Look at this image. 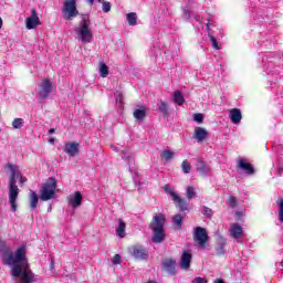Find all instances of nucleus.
<instances>
[{
	"instance_id": "nucleus-1",
	"label": "nucleus",
	"mask_w": 283,
	"mask_h": 283,
	"mask_svg": "<svg viewBox=\"0 0 283 283\" xmlns=\"http://www.w3.org/2000/svg\"><path fill=\"white\" fill-rule=\"evenodd\" d=\"M2 263L6 266H11V275L20 277L19 283H35V275L30 270L28 256L25 255V245L20 247L15 252L10 251V248L2 247L0 249Z\"/></svg>"
},
{
	"instance_id": "nucleus-2",
	"label": "nucleus",
	"mask_w": 283,
	"mask_h": 283,
	"mask_svg": "<svg viewBox=\"0 0 283 283\" xmlns=\"http://www.w3.org/2000/svg\"><path fill=\"white\" fill-rule=\"evenodd\" d=\"M4 169L9 171V205L11 207V211L17 212L18 205L17 200H19V193L20 189L19 186H17V180H19L20 185H25L28 182V178L21 174V168L18 165L14 164H7L4 166Z\"/></svg>"
},
{
	"instance_id": "nucleus-3",
	"label": "nucleus",
	"mask_w": 283,
	"mask_h": 283,
	"mask_svg": "<svg viewBox=\"0 0 283 283\" xmlns=\"http://www.w3.org/2000/svg\"><path fill=\"white\" fill-rule=\"evenodd\" d=\"M74 32L77 41H81V43L87 44L94 41L92 20H90V15L82 14L81 21L78 22L77 27L74 28Z\"/></svg>"
},
{
	"instance_id": "nucleus-4",
	"label": "nucleus",
	"mask_w": 283,
	"mask_h": 283,
	"mask_svg": "<svg viewBox=\"0 0 283 283\" xmlns=\"http://www.w3.org/2000/svg\"><path fill=\"white\" fill-rule=\"evenodd\" d=\"M167 219L163 213L155 214L153 218V222L150 223V229L153 231L151 241L154 244H160L165 242L166 233H165V223Z\"/></svg>"
},
{
	"instance_id": "nucleus-5",
	"label": "nucleus",
	"mask_w": 283,
	"mask_h": 283,
	"mask_svg": "<svg viewBox=\"0 0 283 283\" xmlns=\"http://www.w3.org/2000/svg\"><path fill=\"white\" fill-rule=\"evenodd\" d=\"M206 31L208 32V36L211 41L213 50H220V45H218V41L224 38V30L220 28L216 21L213 20V15H209L206 23Z\"/></svg>"
},
{
	"instance_id": "nucleus-6",
	"label": "nucleus",
	"mask_w": 283,
	"mask_h": 283,
	"mask_svg": "<svg viewBox=\"0 0 283 283\" xmlns=\"http://www.w3.org/2000/svg\"><path fill=\"white\" fill-rule=\"evenodd\" d=\"M54 193H56V180L54 178H50L40 191V199L48 202V200H52V198H54Z\"/></svg>"
},
{
	"instance_id": "nucleus-7",
	"label": "nucleus",
	"mask_w": 283,
	"mask_h": 283,
	"mask_svg": "<svg viewBox=\"0 0 283 283\" xmlns=\"http://www.w3.org/2000/svg\"><path fill=\"white\" fill-rule=\"evenodd\" d=\"M62 14L65 21H73L74 19H76V17H78L76 0H65L62 8Z\"/></svg>"
},
{
	"instance_id": "nucleus-8",
	"label": "nucleus",
	"mask_w": 283,
	"mask_h": 283,
	"mask_svg": "<svg viewBox=\"0 0 283 283\" xmlns=\"http://www.w3.org/2000/svg\"><path fill=\"white\" fill-rule=\"evenodd\" d=\"M193 240L195 242H197L200 249H205L209 240V234H207V229L202 227H197L193 232Z\"/></svg>"
},
{
	"instance_id": "nucleus-9",
	"label": "nucleus",
	"mask_w": 283,
	"mask_h": 283,
	"mask_svg": "<svg viewBox=\"0 0 283 283\" xmlns=\"http://www.w3.org/2000/svg\"><path fill=\"white\" fill-rule=\"evenodd\" d=\"M51 92L52 82H50V80H44L39 86L38 96L43 101L50 96Z\"/></svg>"
},
{
	"instance_id": "nucleus-10",
	"label": "nucleus",
	"mask_w": 283,
	"mask_h": 283,
	"mask_svg": "<svg viewBox=\"0 0 283 283\" xmlns=\"http://www.w3.org/2000/svg\"><path fill=\"white\" fill-rule=\"evenodd\" d=\"M27 30H34L38 25H41V19L36 13V9L31 10V15L25 20Z\"/></svg>"
},
{
	"instance_id": "nucleus-11",
	"label": "nucleus",
	"mask_w": 283,
	"mask_h": 283,
	"mask_svg": "<svg viewBox=\"0 0 283 283\" xmlns=\"http://www.w3.org/2000/svg\"><path fill=\"white\" fill-rule=\"evenodd\" d=\"M129 251L136 260H147V258H149V251H147L143 245H135L130 248Z\"/></svg>"
},
{
	"instance_id": "nucleus-12",
	"label": "nucleus",
	"mask_w": 283,
	"mask_h": 283,
	"mask_svg": "<svg viewBox=\"0 0 283 283\" xmlns=\"http://www.w3.org/2000/svg\"><path fill=\"white\" fill-rule=\"evenodd\" d=\"M191 252L184 251L179 261V266L182 271H189L191 269V260H192Z\"/></svg>"
},
{
	"instance_id": "nucleus-13",
	"label": "nucleus",
	"mask_w": 283,
	"mask_h": 283,
	"mask_svg": "<svg viewBox=\"0 0 283 283\" xmlns=\"http://www.w3.org/2000/svg\"><path fill=\"white\" fill-rule=\"evenodd\" d=\"M196 170L200 174V176H203V178H207L209 174H211V168L209 165H207V161L202 159H198L195 164Z\"/></svg>"
},
{
	"instance_id": "nucleus-14",
	"label": "nucleus",
	"mask_w": 283,
	"mask_h": 283,
	"mask_svg": "<svg viewBox=\"0 0 283 283\" xmlns=\"http://www.w3.org/2000/svg\"><path fill=\"white\" fill-rule=\"evenodd\" d=\"M78 143L69 142L64 145V153L71 158H74V156H78Z\"/></svg>"
},
{
	"instance_id": "nucleus-15",
	"label": "nucleus",
	"mask_w": 283,
	"mask_h": 283,
	"mask_svg": "<svg viewBox=\"0 0 283 283\" xmlns=\"http://www.w3.org/2000/svg\"><path fill=\"white\" fill-rule=\"evenodd\" d=\"M82 202H83V195L81 193V191H76L69 197V205L73 209L81 207Z\"/></svg>"
},
{
	"instance_id": "nucleus-16",
	"label": "nucleus",
	"mask_w": 283,
	"mask_h": 283,
	"mask_svg": "<svg viewBox=\"0 0 283 283\" xmlns=\"http://www.w3.org/2000/svg\"><path fill=\"white\" fill-rule=\"evenodd\" d=\"M161 266L168 275H176V260L166 259L163 261Z\"/></svg>"
},
{
	"instance_id": "nucleus-17",
	"label": "nucleus",
	"mask_w": 283,
	"mask_h": 283,
	"mask_svg": "<svg viewBox=\"0 0 283 283\" xmlns=\"http://www.w3.org/2000/svg\"><path fill=\"white\" fill-rule=\"evenodd\" d=\"M207 136H209V133L205 128L200 126L195 127L192 138L198 143H205V140H207Z\"/></svg>"
},
{
	"instance_id": "nucleus-18",
	"label": "nucleus",
	"mask_w": 283,
	"mask_h": 283,
	"mask_svg": "<svg viewBox=\"0 0 283 283\" xmlns=\"http://www.w3.org/2000/svg\"><path fill=\"white\" fill-rule=\"evenodd\" d=\"M229 118L233 125H240V122L242 120V112L240 108H231L229 111Z\"/></svg>"
},
{
	"instance_id": "nucleus-19",
	"label": "nucleus",
	"mask_w": 283,
	"mask_h": 283,
	"mask_svg": "<svg viewBox=\"0 0 283 283\" xmlns=\"http://www.w3.org/2000/svg\"><path fill=\"white\" fill-rule=\"evenodd\" d=\"M242 233L244 231L242 230V227L238 223H232L230 227V235L231 238H234V240H240L242 238Z\"/></svg>"
},
{
	"instance_id": "nucleus-20",
	"label": "nucleus",
	"mask_w": 283,
	"mask_h": 283,
	"mask_svg": "<svg viewBox=\"0 0 283 283\" xmlns=\"http://www.w3.org/2000/svg\"><path fill=\"white\" fill-rule=\"evenodd\" d=\"M172 202H175L176 207L179 208V211H187V209H189V202L180 198L178 195L176 199H172Z\"/></svg>"
},
{
	"instance_id": "nucleus-21",
	"label": "nucleus",
	"mask_w": 283,
	"mask_h": 283,
	"mask_svg": "<svg viewBox=\"0 0 283 283\" xmlns=\"http://www.w3.org/2000/svg\"><path fill=\"white\" fill-rule=\"evenodd\" d=\"M125 229H127V224L125 221H123V219H118V226L115 230L117 238H125Z\"/></svg>"
},
{
	"instance_id": "nucleus-22",
	"label": "nucleus",
	"mask_w": 283,
	"mask_h": 283,
	"mask_svg": "<svg viewBox=\"0 0 283 283\" xmlns=\"http://www.w3.org/2000/svg\"><path fill=\"white\" fill-rule=\"evenodd\" d=\"M123 160H128L129 169H132V165L134 164V153L129 151L128 148L122 150Z\"/></svg>"
},
{
	"instance_id": "nucleus-23",
	"label": "nucleus",
	"mask_w": 283,
	"mask_h": 283,
	"mask_svg": "<svg viewBox=\"0 0 283 283\" xmlns=\"http://www.w3.org/2000/svg\"><path fill=\"white\" fill-rule=\"evenodd\" d=\"M238 174H240V176H242V172L244 171V174H249V163L244 161V159L240 158L238 159Z\"/></svg>"
},
{
	"instance_id": "nucleus-24",
	"label": "nucleus",
	"mask_w": 283,
	"mask_h": 283,
	"mask_svg": "<svg viewBox=\"0 0 283 283\" xmlns=\"http://www.w3.org/2000/svg\"><path fill=\"white\" fill-rule=\"evenodd\" d=\"M133 115H134V118H136V120L143 122L147 116V111L145 109V107L137 108L134 111Z\"/></svg>"
},
{
	"instance_id": "nucleus-25",
	"label": "nucleus",
	"mask_w": 283,
	"mask_h": 283,
	"mask_svg": "<svg viewBox=\"0 0 283 283\" xmlns=\"http://www.w3.org/2000/svg\"><path fill=\"white\" fill-rule=\"evenodd\" d=\"M30 209H36V206L39 205V195L34 190H30Z\"/></svg>"
},
{
	"instance_id": "nucleus-26",
	"label": "nucleus",
	"mask_w": 283,
	"mask_h": 283,
	"mask_svg": "<svg viewBox=\"0 0 283 283\" xmlns=\"http://www.w3.org/2000/svg\"><path fill=\"white\" fill-rule=\"evenodd\" d=\"M172 101L174 103H176L177 105H185V96L182 95V93L180 91H176L172 94Z\"/></svg>"
},
{
	"instance_id": "nucleus-27",
	"label": "nucleus",
	"mask_w": 283,
	"mask_h": 283,
	"mask_svg": "<svg viewBox=\"0 0 283 283\" xmlns=\"http://www.w3.org/2000/svg\"><path fill=\"white\" fill-rule=\"evenodd\" d=\"M158 112L161 113V116L167 117L169 116V105L167 102H160L158 105Z\"/></svg>"
},
{
	"instance_id": "nucleus-28",
	"label": "nucleus",
	"mask_w": 283,
	"mask_h": 283,
	"mask_svg": "<svg viewBox=\"0 0 283 283\" xmlns=\"http://www.w3.org/2000/svg\"><path fill=\"white\" fill-rule=\"evenodd\" d=\"M13 129H23V126L25 125V120L21 117H17L12 122Z\"/></svg>"
},
{
	"instance_id": "nucleus-29",
	"label": "nucleus",
	"mask_w": 283,
	"mask_h": 283,
	"mask_svg": "<svg viewBox=\"0 0 283 283\" xmlns=\"http://www.w3.org/2000/svg\"><path fill=\"white\" fill-rule=\"evenodd\" d=\"M99 75L102 76V78H107V76L109 75V67H107L104 62L99 63Z\"/></svg>"
},
{
	"instance_id": "nucleus-30",
	"label": "nucleus",
	"mask_w": 283,
	"mask_h": 283,
	"mask_svg": "<svg viewBox=\"0 0 283 283\" xmlns=\"http://www.w3.org/2000/svg\"><path fill=\"white\" fill-rule=\"evenodd\" d=\"M126 20L128 21L129 25H136V23H138V15L136 12H130L126 15Z\"/></svg>"
},
{
	"instance_id": "nucleus-31",
	"label": "nucleus",
	"mask_w": 283,
	"mask_h": 283,
	"mask_svg": "<svg viewBox=\"0 0 283 283\" xmlns=\"http://www.w3.org/2000/svg\"><path fill=\"white\" fill-rule=\"evenodd\" d=\"M201 213L209 220H211L213 218V210L207 206L201 207Z\"/></svg>"
},
{
	"instance_id": "nucleus-32",
	"label": "nucleus",
	"mask_w": 283,
	"mask_h": 283,
	"mask_svg": "<svg viewBox=\"0 0 283 283\" xmlns=\"http://www.w3.org/2000/svg\"><path fill=\"white\" fill-rule=\"evenodd\" d=\"M185 217L182 214H176L174 218H172V222L175 224V227H177V229H182V219Z\"/></svg>"
},
{
	"instance_id": "nucleus-33",
	"label": "nucleus",
	"mask_w": 283,
	"mask_h": 283,
	"mask_svg": "<svg viewBox=\"0 0 283 283\" xmlns=\"http://www.w3.org/2000/svg\"><path fill=\"white\" fill-rule=\"evenodd\" d=\"M181 12L184 21H189V19H191V10L189 9V6L182 7Z\"/></svg>"
},
{
	"instance_id": "nucleus-34",
	"label": "nucleus",
	"mask_w": 283,
	"mask_h": 283,
	"mask_svg": "<svg viewBox=\"0 0 283 283\" xmlns=\"http://www.w3.org/2000/svg\"><path fill=\"white\" fill-rule=\"evenodd\" d=\"M174 156H176V154L169 149H165L161 153V158H164L167 163H168V160H172Z\"/></svg>"
},
{
	"instance_id": "nucleus-35",
	"label": "nucleus",
	"mask_w": 283,
	"mask_h": 283,
	"mask_svg": "<svg viewBox=\"0 0 283 283\" xmlns=\"http://www.w3.org/2000/svg\"><path fill=\"white\" fill-rule=\"evenodd\" d=\"M164 191H166L168 193V196L171 197L172 200L178 198V193H176L172 189L170 185H165L164 186Z\"/></svg>"
},
{
	"instance_id": "nucleus-36",
	"label": "nucleus",
	"mask_w": 283,
	"mask_h": 283,
	"mask_svg": "<svg viewBox=\"0 0 283 283\" xmlns=\"http://www.w3.org/2000/svg\"><path fill=\"white\" fill-rule=\"evenodd\" d=\"M181 170L185 172V174H191V163H189V160H184L182 164H181Z\"/></svg>"
},
{
	"instance_id": "nucleus-37",
	"label": "nucleus",
	"mask_w": 283,
	"mask_h": 283,
	"mask_svg": "<svg viewBox=\"0 0 283 283\" xmlns=\"http://www.w3.org/2000/svg\"><path fill=\"white\" fill-rule=\"evenodd\" d=\"M276 205L279 207V220L280 222H283V199L279 198Z\"/></svg>"
},
{
	"instance_id": "nucleus-38",
	"label": "nucleus",
	"mask_w": 283,
	"mask_h": 283,
	"mask_svg": "<svg viewBox=\"0 0 283 283\" xmlns=\"http://www.w3.org/2000/svg\"><path fill=\"white\" fill-rule=\"evenodd\" d=\"M115 101H116V104L119 106V107H123V92L120 91H116L115 94Z\"/></svg>"
},
{
	"instance_id": "nucleus-39",
	"label": "nucleus",
	"mask_w": 283,
	"mask_h": 283,
	"mask_svg": "<svg viewBox=\"0 0 283 283\" xmlns=\"http://www.w3.org/2000/svg\"><path fill=\"white\" fill-rule=\"evenodd\" d=\"M224 247H227V240L221 239V245L219 249H217L218 255H224V253H227V250L224 249Z\"/></svg>"
},
{
	"instance_id": "nucleus-40",
	"label": "nucleus",
	"mask_w": 283,
	"mask_h": 283,
	"mask_svg": "<svg viewBox=\"0 0 283 283\" xmlns=\"http://www.w3.org/2000/svg\"><path fill=\"white\" fill-rule=\"evenodd\" d=\"M186 193H187V199L188 200H191V198L196 197V190L191 186L187 187Z\"/></svg>"
},
{
	"instance_id": "nucleus-41",
	"label": "nucleus",
	"mask_w": 283,
	"mask_h": 283,
	"mask_svg": "<svg viewBox=\"0 0 283 283\" xmlns=\"http://www.w3.org/2000/svg\"><path fill=\"white\" fill-rule=\"evenodd\" d=\"M228 205L230 209H235V207H238V199H235V197L233 196H230L228 200Z\"/></svg>"
},
{
	"instance_id": "nucleus-42",
	"label": "nucleus",
	"mask_w": 283,
	"mask_h": 283,
	"mask_svg": "<svg viewBox=\"0 0 283 283\" xmlns=\"http://www.w3.org/2000/svg\"><path fill=\"white\" fill-rule=\"evenodd\" d=\"M195 123H202L205 120V115H202V113H196L192 116Z\"/></svg>"
},
{
	"instance_id": "nucleus-43",
	"label": "nucleus",
	"mask_w": 283,
	"mask_h": 283,
	"mask_svg": "<svg viewBox=\"0 0 283 283\" xmlns=\"http://www.w3.org/2000/svg\"><path fill=\"white\" fill-rule=\"evenodd\" d=\"M102 10L103 12H109L112 10V3L108 1H104L102 4Z\"/></svg>"
},
{
	"instance_id": "nucleus-44",
	"label": "nucleus",
	"mask_w": 283,
	"mask_h": 283,
	"mask_svg": "<svg viewBox=\"0 0 283 283\" xmlns=\"http://www.w3.org/2000/svg\"><path fill=\"white\" fill-rule=\"evenodd\" d=\"M112 264H114L115 266L120 264V254H115L112 259Z\"/></svg>"
},
{
	"instance_id": "nucleus-45",
	"label": "nucleus",
	"mask_w": 283,
	"mask_h": 283,
	"mask_svg": "<svg viewBox=\"0 0 283 283\" xmlns=\"http://www.w3.org/2000/svg\"><path fill=\"white\" fill-rule=\"evenodd\" d=\"M258 168L253 167V164H249V176H255Z\"/></svg>"
},
{
	"instance_id": "nucleus-46",
	"label": "nucleus",
	"mask_w": 283,
	"mask_h": 283,
	"mask_svg": "<svg viewBox=\"0 0 283 283\" xmlns=\"http://www.w3.org/2000/svg\"><path fill=\"white\" fill-rule=\"evenodd\" d=\"M192 283H207V279L198 276L192 280Z\"/></svg>"
},
{
	"instance_id": "nucleus-47",
	"label": "nucleus",
	"mask_w": 283,
	"mask_h": 283,
	"mask_svg": "<svg viewBox=\"0 0 283 283\" xmlns=\"http://www.w3.org/2000/svg\"><path fill=\"white\" fill-rule=\"evenodd\" d=\"M195 21H197V23H200V25H202V19L200 18V15H196Z\"/></svg>"
},
{
	"instance_id": "nucleus-48",
	"label": "nucleus",
	"mask_w": 283,
	"mask_h": 283,
	"mask_svg": "<svg viewBox=\"0 0 283 283\" xmlns=\"http://www.w3.org/2000/svg\"><path fill=\"white\" fill-rule=\"evenodd\" d=\"M54 132H55L54 128H50L49 129V136H52V134H54Z\"/></svg>"
},
{
	"instance_id": "nucleus-49",
	"label": "nucleus",
	"mask_w": 283,
	"mask_h": 283,
	"mask_svg": "<svg viewBox=\"0 0 283 283\" xmlns=\"http://www.w3.org/2000/svg\"><path fill=\"white\" fill-rule=\"evenodd\" d=\"M3 28V19L0 17V30Z\"/></svg>"
},
{
	"instance_id": "nucleus-50",
	"label": "nucleus",
	"mask_w": 283,
	"mask_h": 283,
	"mask_svg": "<svg viewBox=\"0 0 283 283\" xmlns=\"http://www.w3.org/2000/svg\"><path fill=\"white\" fill-rule=\"evenodd\" d=\"M111 148L113 149V151H119L118 147H116V146H111Z\"/></svg>"
},
{
	"instance_id": "nucleus-51",
	"label": "nucleus",
	"mask_w": 283,
	"mask_h": 283,
	"mask_svg": "<svg viewBox=\"0 0 283 283\" xmlns=\"http://www.w3.org/2000/svg\"><path fill=\"white\" fill-rule=\"evenodd\" d=\"M49 143L52 145V144H54V138H50L49 139Z\"/></svg>"
},
{
	"instance_id": "nucleus-52",
	"label": "nucleus",
	"mask_w": 283,
	"mask_h": 283,
	"mask_svg": "<svg viewBox=\"0 0 283 283\" xmlns=\"http://www.w3.org/2000/svg\"><path fill=\"white\" fill-rule=\"evenodd\" d=\"M214 283H224L222 280H216Z\"/></svg>"
},
{
	"instance_id": "nucleus-53",
	"label": "nucleus",
	"mask_w": 283,
	"mask_h": 283,
	"mask_svg": "<svg viewBox=\"0 0 283 283\" xmlns=\"http://www.w3.org/2000/svg\"><path fill=\"white\" fill-rule=\"evenodd\" d=\"M91 6L94 4V0H87Z\"/></svg>"
},
{
	"instance_id": "nucleus-54",
	"label": "nucleus",
	"mask_w": 283,
	"mask_h": 283,
	"mask_svg": "<svg viewBox=\"0 0 283 283\" xmlns=\"http://www.w3.org/2000/svg\"><path fill=\"white\" fill-rule=\"evenodd\" d=\"M51 269H54V261H51Z\"/></svg>"
},
{
	"instance_id": "nucleus-55",
	"label": "nucleus",
	"mask_w": 283,
	"mask_h": 283,
	"mask_svg": "<svg viewBox=\"0 0 283 283\" xmlns=\"http://www.w3.org/2000/svg\"><path fill=\"white\" fill-rule=\"evenodd\" d=\"M98 1V3H101V1H103V0H97Z\"/></svg>"
}]
</instances>
